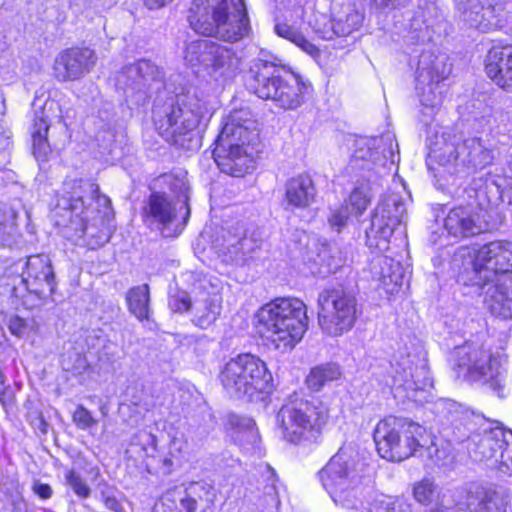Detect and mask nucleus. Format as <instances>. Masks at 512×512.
I'll return each instance as SVG.
<instances>
[{"label": "nucleus", "mask_w": 512, "mask_h": 512, "mask_svg": "<svg viewBox=\"0 0 512 512\" xmlns=\"http://www.w3.org/2000/svg\"><path fill=\"white\" fill-rule=\"evenodd\" d=\"M457 281L484 295V305L492 316L512 319V291L500 283L498 274L512 271V242L498 240L480 247H461L453 259Z\"/></svg>", "instance_id": "f257e3e1"}, {"label": "nucleus", "mask_w": 512, "mask_h": 512, "mask_svg": "<svg viewBox=\"0 0 512 512\" xmlns=\"http://www.w3.org/2000/svg\"><path fill=\"white\" fill-rule=\"evenodd\" d=\"M82 183L81 180L64 183V194L58 200L52 216L64 238L95 249L107 242L109 236L99 212L85 205Z\"/></svg>", "instance_id": "f03ea898"}, {"label": "nucleus", "mask_w": 512, "mask_h": 512, "mask_svg": "<svg viewBox=\"0 0 512 512\" xmlns=\"http://www.w3.org/2000/svg\"><path fill=\"white\" fill-rule=\"evenodd\" d=\"M373 439L379 455L392 462L403 461L417 453L423 455L424 451L436 463L446 457V452L437 447L425 427L406 418L389 416L379 421Z\"/></svg>", "instance_id": "7ed1b4c3"}, {"label": "nucleus", "mask_w": 512, "mask_h": 512, "mask_svg": "<svg viewBox=\"0 0 512 512\" xmlns=\"http://www.w3.org/2000/svg\"><path fill=\"white\" fill-rule=\"evenodd\" d=\"M255 121L247 109L235 110L227 117L213 151L221 172L242 177L253 169L254 147L257 140Z\"/></svg>", "instance_id": "20e7f679"}, {"label": "nucleus", "mask_w": 512, "mask_h": 512, "mask_svg": "<svg viewBox=\"0 0 512 512\" xmlns=\"http://www.w3.org/2000/svg\"><path fill=\"white\" fill-rule=\"evenodd\" d=\"M193 30L226 42H237L250 30L244 0H195Z\"/></svg>", "instance_id": "39448f33"}, {"label": "nucleus", "mask_w": 512, "mask_h": 512, "mask_svg": "<svg viewBox=\"0 0 512 512\" xmlns=\"http://www.w3.org/2000/svg\"><path fill=\"white\" fill-rule=\"evenodd\" d=\"M455 357L456 366L467 381L486 387L500 398L505 396L507 356L503 349L493 348L488 341L466 342L456 347Z\"/></svg>", "instance_id": "423d86ee"}, {"label": "nucleus", "mask_w": 512, "mask_h": 512, "mask_svg": "<svg viewBox=\"0 0 512 512\" xmlns=\"http://www.w3.org/2000/svg\"><path fill=\"white\" fill-rule=\"evenodd\" d=\"M255 93L262 99H271L284 109L299 107L312 86L300 74L290 69H279L268 60L260 59L254 67Z\"/></svg>", "instance_id": "0eeeda50"}, {"label": "nucleus", "mask_w": 512, "mask_h": 512, "mask_svg": "<svg viewBox=\"0 0 512 512\" xmlns=\"http://www.w3.org/2000/svg\"><path fill=\"white\" fill-rule=\"evenodd\" d=\"M431 158L443 167V174L464 177L489 165L493 154L479 138L462 139L460 135L444 132L431 148Z\"/></svg>", "instance_id": "6e6552de"}, {"label": "nucleus", "mask_w": 512, "mask_h": 512, "mask_svg": "<svg viewBox=\"0 0 512 512\" xmlns=\"http://www.w3.org/2000/svg\"><path fill=\"white\" fill-rule=\"evenodd\" d=\"M219 378L227 394L248 401L268 393L272 384L265 362L252 354L232 358L220 371Z\"/></svg>", "instance_id": "1a4fd4ad"}, {"label": "nucleus", "mask_w": 512, "mask_h": 512, "mask_svg": "<svg viewBox=\"0 0 512 512\" xmlns=\"http://www.w3.org/2000/svg\"><path fill=\"white\" fill-rule=\"evenodd\" d=\"M328 418L329 410L322 402L297 398H290L276 416L283 438L294 444L315 441Z\"/></svg>", "instance_id": "9d476101"}, {"label": "nucleus", "mask_w": 512, "mask_h": 512, "mask_svg": "<svg viewBox=\"0 0 512 512\" xmlns=\"http://www.w3.org/2000/svg\"><path fill=\"white\" fill-rule=\"evenodd\" d=\"M212 115L207 101L190 99L188 103L176 104L171 100L153 110V121L156 129L167 141L179 144L178 137L193 132L202 122Z\"/></svg>", "instance_id": "9b49d317"}, {"label": "nucleus", "mask_w": 512, "mask_h": 512, "mask_svg": "<svg viewBox=\"0 0 512 512\" xmlns=\"http://www.w3.org/2000/svg\"><path fill=\"white\" fill-rule=\"evenodd\" d=\"M179 193V200L174 203L162 193H153L143 210V220L161 232L165 237H174L181 233L190 215L188 206L189 186L183 179L172 185Z\"/></svg>", "instance_id": "f8f14e48"}, {"label": "nucleus", "mask_w": 512, "mask_h": 512, "mask_svg": "<svg viewBox=\"0 0 512 512\" xmlns=\"http://www.w3.org/2000/svg\"><path fill=\"white\" fill-rule=\"evenodd\" d=\"M184 60L191 67H203L216 82L230 79L238 67V59L227 46L211 40H194L184 50Z\"/></svg>", "instance_id": "ddd939ff"}, {"label": "nucleus", "mask_w": 512, "mask_h": 512, "mask_svg": "<svg viewBox=\"0 0 512 512\" xmlns=\"http://www.w3.org/2000/svg\"><path fill=\"white\" fill-rule=\"evenodd\" d=\"M406 217V203L398 193L383 196L371 215L370 226L366 229V244L371 249L385 252L390 239Z\"/></svg>", "instance_id": "4468645a"}, {"label": "nucleus", "mask_w": 512, "mask_h": 512, "mask_svg": "<svg viewBox=\"0 0 512 512\" xmlns=\"http://www.w3.org/2000/svg\"><path fill=\"white\" fill-rule=\"evenodd\" d=\"M450 72L451 67L445 54L423 53L420 56L416 90L425 108L434 110L441 105L443 96L440 82L445 80Z\"/></svg>", "instance_id": "2eb2a0df"}, {"label": "nucleus", "mask_w": 512, "mask_h": 512, "mask_svg": "<svg viewBox=\"0 0 512 512\" xmlns=\"http://www.w3.org/2000/svg\"><path fill=\"white\" fill-rule=\"evenodd\" d=\"M21 274L13 280V291L17 297H24L25 292L41 297L50 295L55 288V277L51 261L46 255H33L26 262L15 265Z\"/></svg>", "instance_id": "dca6fc26"}, {"label": "nucleus", "mask_w": 512, "mask_h": 512, "mask_svg": "<svg viewBox=\"0 0 512 512\" xmlns=\"http://www.w3.org/2000/svg\"><path fill=\"white\" fill-rule=\"evenodd\" d=\"M507 0H455L456 15L463 26L483 33L501 27Z\"/></svg>", "instance_id": "f3484780"}, {"label": "nucleus", "mask_w": 512, "mask_h": 512, "mask_svg": "<svg viewBox=\"0 0 512 512\" xmlns=\"http://www.w3.org/2000/svg\"><path fill=\"white\" fill-rule=\"evenodd\" d=\"M324 489L334 501L342 500L344 494L360 482L354 461L344 453L334 455L319 472Z\"/></svg>", "instance_id": "a211bd4d"}, {"label": "nucleus", "mask_w": 512, "mask_h": 512, "mask_svg": "<svg viewBox=\"0 0 512 512\" xmlns=\"http://www.w3.org/2000/svg\"><path fill=\"white\" fill-rule=\"evenodd\" d=\"M96 61V54L90 48H68L56 56L53 74L61 82L75 81L89 73Z\"/></svg>", "instance_id": "6ab92c4d"}, {"label": "nucleus", "mask_w": 512, "mask_h": 512, "mask_svg": "<svg viewBox=\"0 0 512 512\" xmlns=\"http://www.w3.org/2000/svg\"><path fill=\"white\" fill-rule=\"evenodd\" d=\"M445 231L454 238H467L489 229L484 210L470 206L451 209L444 219Z\"/></svg>", "instance_id": "aec40b11"}, {"label": "nucleus", "mask_w": 512, "mask_h": 512, "mask_svg": "<svg viewBox=\"0 0 512 512\" xmlns=\"http://www.w3.org/2000/svg\"><path fill=\"white\" fill-rule=\"evenodd\" d=\"M512 440V431L504 430L500 426L484 429L482 434L473 436V446L469 452L475 461L487 462L495 467L501 450H504Z\"/></svg>", "instance_id": "412c9836"}, {"label": "nucleus", "mask_w": 512, "mask_h": 512, "mask_svg": "<svg viewBox=\"0 0 512 512\" xmlns=\"http://www.w3.org/2000/svg\"><path fill=\"white\" fill-rule=\"evenodd\" d=\"M307 329L305 322H258L260 336L270 341L276 349H292Z\"/></svg>", "instance_id": "4be33fe9"}, {"label": "nucleus", "mask_w": 512, "mask_h": 512, "mask_svg": "<svg viewBox=\"0 0 512 512\" xmlns=\"http://www.w3.org/2000/svg\"><path fill=\"white\" fill-rule=\"evenodd\" d=\"M506 498L491 486L471 483L466 488L463 505L467 512H506Z\"/></svg>", "instance_id": "5701e85b"}, {"label": "nucleus", "mask_w": 512, "mask_h": 512, "mask_svg": "<svg viewBox=\"0 0 512 512\" xmlns=\"http://www.w3.org/2000/svg\"><path fill=\"white\" fill-rule=\"evenodd\" d=\"M485 71L496 85L512 92V46H492L485 59Z\"/></svg>", "instance_id": "b1692460"}, {"label": "nucleus", "mask_w": 512, "mask_h": 512, "mask_svg": "<svg viewBox=\"0 0 512 512\" xmlns=\"http://www.w3.org/2000/svg\"><path fill=\"white\" fill-rule=\"evenodd\" d=\"M57 127L64 129L65 125L60 117H55L53 120L48 113L47 107L35 112L31 127V138L33 154L38 161L44 162L48 160L52 152L48 134L50 130H54Z\"/></svg>", "instance_id": "393cba45"}, {"label": "nucleus", "mask_w": 512, "mask_h": 512, "mask_svg": "<svg viewBox=\"0 0 512 512\" xmlns=\"http://www.w3.org/2000/svg\"><path fill=\"white\" fill-rule=\"evenodd\" d=\"M257 320H307V306L296 297H279L264 304Z\"/></svg>", "instance_id": "a878e982"}, {"label": "nucleus", "mask_w": 512, "mask_h": 512, "mask_svg": "<svg viewBox=\"0 0 512 512\" xmlns=\"http://www.w3.org/2000/svg\"><path fill=\"white\" fill-rule=\"evenodd\" d=\"M373 279L378 282V288L386 294H397L404 284V272L401 264L391 257L381 255L376 257L371 266Z\"/></svg>", "instance_id": "bb28decb"}, {"label": "nucleus", "mask_w": 512, "mask_h": 512, "mask_svg": "<svg viewBox=\"0 0 512 512\" xmlns=\"http://www.w3.org/2000/svg\"><path fill=\"white\" fill-rule=\"evenodd\" d=\"M288 204L295 208H306L314 202L316 188L310 175L300 174L289 179L285 187Z\"/></svg>", "instance_id": "cd10ccee"}, {"label": "nucleus", "mask_w": 512, "mask_h": 512, "mask_svg": "<svg viewBox=\"0 0 512 512\" xmlns=\"http://www.w3.org/2000/svg\"><path fill=\"white\" fill-rule=\"evenodd\" d=\"M318 302L323 311L328 310L331 305L338 320L356 317L355 298L341 288L324 291L320 294Z\"/></svg>", "instance_id": "c85d7f7f"}, {"label": "nucleus", "mask_w": 512, "mask_h": 512, "mask_svg": "<svg viewBox=\"0 0 512 512\" xmlns=\"http://www.w3.org/2000/svg\"><path fill=\"white\" fill-rule=\"evenodd\" d=\"M216 498L215 488L206 482H194L187 489V496L181 505L187 512H195L198 508H208Z\"/></svg>", "instance_id": "c756f323"}, {"label": "nucleus", "mask_w": 512, "mask_h": 512, "mask_svg": "<svg viewBox=\"0 0 512 512\" xmlns=\"http://www.w3.org/2000/svg\"><path fill=\"white\" fill-rule=\"evenodd\" d=\"M160 75L158 68L151 62L145 59L139 60L134 64H130L122 71L118 78V85L129 86L133 83L140 81L155 80Z\"/></svg>", "instance_id": "7c9ffc66"}, {"label": "nucleus", "mask_w": 512, "mask_h": 512, "mask_svg": "<svg viewBox=\"0 0 512 512\" xmlns=\"http://www.w3.org/2000/svg\"><path fill=\"white\" fill-rule=\"evenodd\" d=\"M128 310L138 320H149L152 316L150 291L147 284L131 288L126 295Z\"/></svg>", "instance_id": "2f4dec72"}, {"label": "nucleus", "mask_w": 512, "mask_h": 512, "mask_svg": "<svg viewBox=\"0 0 512 512\" xmlns=\"http://www.w3.org/2000/svg\"><path fill=\"white\" fill-rule=\"evenodd\" d=\"M274 30L279 37L290 41L309 56L313 58L319 56L320 51L318 47L313 44L304 32L296 26L282 22L277 23Z\"/></svg>", "instance_id": "473e14b6"}, {"label": "nucleus", "mask_w": 512, "mask_h": 512, "mask_svg": "<svg viewBox=\"0 0 512 512\" xmlns=\"http://www.w3.org/2000/svg\"><path fill=\"white\" fill-rule=\"evenodd\" d=\"M342 376L341 367L334 362L324 363L313 367L306 377L307 387L314 391H320L327 383L336 381Z\"/></svg>", "instance_id": "72a5a7b5"}, {"label": "nucleus", "mask_w": 512, "mask_h": 512, "mask_svg": "<svg viewBox=\"0 0 512 512\" xmlns=\"http://www.w3.org/2000/svg\"><path fill=\"white\" fill-rule=\"evenodd\" d=\"M377 139L359 138L355 140V150L351 165L362 169H371L379 159V152L374 149Z\"/></svg>", "instance_id": "f704fd0d"}, {"label": "nucleus", "mask_w": 512, "mask_h": 512, "mask_svg": "<svg viewBox=\"0 0 512 512\" xmlns=\"http://www.w3.org/2000/svg\"><path fill=\"white\" fill-rule=\"evenodd\" d=\"M263 478V505H273L278 503V490L276 486L277 476L274 469L265 464L261 470Z\"/></svg>", "instance_id": "c9c22d12"}, {"label": "nucleus", "mask_w": 512, "mask_h": 512, "mask_svg": "<svg viewBox=\"0 0 512 512\" xmlns=\"http://www.w3.org/2000/svg\"><path fill=\"white\" fill-rule=\"evenodd\" d=\"M371 201V195L367 187H356L344 206L349 207L350 213L355 216H361L368 208Z\"/></svg>", "instance_id": "e433bc0d"}, {"label": "nucleus", "mask_w": 512, "mask_h": 512, "mask_svg": "<svg viewBox=\"0 0 512 512\" xmlns=\"http://www.w3.org/2000/svg\"><path fill=\"white\" fill-rule=\"evenodd\" d=\"M222 242L216 241L215 247L223 255L229 254L230 260H234L243 250L244 238L242 234L231 235L230 232L223 231Z\"/></svg>", "instance_id": "4c0bfd02"}, {"label": "nucleus", "mask_w": 512, "mask_h": 512, "mask_svg": "<svg viewBox=\"0 0 512 512\" xmlns=\"http://www.w3.org/2000/svg\"><path fill=\"white\" fill-rule=\"evenodd\" d=\"M361 512H412V505L403 498L375 500Z\"/></svg>", "instance_id": "58836bf2"}, {"label": "nucleus", "mask_w": 512, "mask_h": 512, "mask_svg": "<svg viewBox=\"0 0 512 512\" xmlns=\"http://www.w3.org/2000/svg\"><path fill=\"white\" fill-rule=\"evenodd\" d=\"M436 492L437 486L432 480L427 478L414 483L412 489L414 499L422 505H429L432 503Z\"/></svg>", "instance_id": "ea45409f"}, {"label": "nucleus", "mask_w": 512, "mask_h": 512, "mask_svg": "<svg viewBox=\"0 0 512 512\" xmlns=\"http://www.w3.org/2000/svg\"><path fill=\"white\" fill-rule=\"evenodd\" d=\"M67 484L71 487L74 493L80 498L86 499L90 496L91 489L88 484L82 479L81 475L74 470L67 471L65 475Z\"/></svg>", "instance_id": "a19ab883"}, {"label": "nucleus", "mask_w": 512, "mask_h": 512, "mask_svg": "<svg viewBox=\"0 0 512 512\" xmlns=\"http://www.w3.org/2000/svg\"><path fill=\"white\" fill-rule=\"evenodd\" d=\"M116 489L105 485L100 489V500L104 506L113 512H124V506L116 495Z\"/></svg>", "instance_id": "79ce46f5"}, {"label": "nucleus", "mask_w": 512, "mask_h": 512, "mask_svg": "<svg viewBox=\"0 0 512 512\" xmlns=\"http://www.w3.org/2000/svg\"><path fill=\"white\" fill-rule=\"evenodd\" d=\"M350 216H353L348 206L341 205L340 207L331 211V214L328 218V223L332 229L337 232H341L342 229L346 226L347 221Z\"/></svg>", "instance_id": "37998d69"}, {"label": "nucleus", "mask_w": 512, "mask_h": 512, "mask_svg": "<svg viewBox=\"0 0 512 512\" xmlns=\"http://www.w3.org/2000/svg\"><path fill=\"white\" fill-rule=\"evenodd\" d=\"M73 422L82 430L95 426L98 421L91 415L84 406L79 405L73 413Z\"/></svg>", "instance_id": "c03bdc74"}, {"label": "nucleus", "mask_w": 512, "mask_h": 512, "mask_svg": "<svg viewBox=\"0 0 512 512\" xmlns=\"http://www.w3.org/2000/svg\"><path fill=\"white\" fill-rule=\"evenodd\" d=\"M501 474L512 477V440L501 450L495 467Z\"/></svg>", "instance_id": "a18cd8bd"}, {"label": "nucleus", "mask_w": 512, "mask_h": 512, "mask_svg": "<svg viewBox=\"0 0 512 512\" xmlns=\"http://www.w3.org/2000/svg\"><path fill=\"white\" fill-rule=\"evenodd\" d=\"M321 330L328 336H339L352 328V322H318Z\"/></svg>", "instance_id": "49530a36"}, {"label": "nucleus", "mask_w": 512, "mask_h": 512, "mask_svg": "<svg viewBox=\"0 0 512 512\" xmlns=\"http://www.w3.org/2000/svg\"><path fill=\"white\" fill-rule=\"evenodd\" d=\"M169 307L174 312H185L191 308V300L186 292H179L169 298Z\"/></svg>", "instance_id": "de8ad7c7"}, {"label": "nucleus", "mask_w": 512, "mask_h": 512, "mask_svg": "<svg viewBox=\"0 0 512 512\" xmlns=\"http://www.w3.org/2000/svg\"><path fill=\"white\" fill-rule=\"evenodd\" d=\"M427 164H428L429 169L435 170V177H437V176L440 177V179H438V182H441V180H443L444 183H442L441 185H447L450 183L453 184L454 177H456V176L460 177L459 175L451 176L447 172L445 174H443V167L440 166L438 161L431 158V153L429 154V159H428Z\"/></svg>", "instance_id": "09e8293b"}, {"label": "nucleus", "mask_w": 512, "mask_h": 512, "mask_svg": "<svg viewBox=\"0 0 512 512\" xmlns=\"http://www.w3.org/2000/svg\"><path fill=\"white\" fill-rule=\"evenodd\" d=\"M33 490L42 499H48L52 495V489L48 484L36 483Z\"/></svg>", "instance_id": "8fccbe9b"}, {"label": "nucleus", "mask_w": 512, "mask_h": 512, "mask_svg": "<svg viewBox=\"0 0 512 512\" xmlns=\"http://www.w3.org/2000/svg\"><path fill=\"white\" fill-rule=\"evenodd\" d=\"M7 324L10 332L17 337H21L26 332L25 322H7Z\"/></svg>", "instance_id": "3c124183"}, {"label": "nucleus", "mask_w": 512, "mask_h": 512, "mask_svg": "<svg viewBox=\"0 0 512 512\" xmlns=\"http://www.w3.org/2000/svg\"><path fill=\"white\" fill-rule=\"evenodd\" d=\"M144 1V5L150 9V10H155V9H160L164 6H166L167 4L171 3L173 0H143Z\"/></svg>", "instance_id": "603ef678"}, {"label": "nucleus", "mask_w": 512, "mask_h": 512, "mask_svg": "<svg viewBox=\"0 0 512 512\" xmlns=\"http://www.w3.org/2000/svg\"><path fill=\"white\" fill-rule=\"evenodd\" d=\"M101 339V335H100V331H93V335H88L86 338H85V342L88 346V348H93L96 346V342L100 341Z\"/></svg>", "instance_id": "864d4df0"}, {"label": "nucleus", "mask_w": 512, "mask_h": 512, "mask_svg": "<svg viewBox=\"0 0 512 512\" xmlns=\"http://www.w3.org/2000/svg\"><path fill=\"white\" fill-rule=\"evenodd\" d=\"M264 57H265V54H262V57H259V58H257V59L254 61L253 66L251 67V72H252V73H254V74H255L254 67H255V64H256L260 59H262V60H268V61H271V62H273V63L276 65V63L274 62V60H273V57H272V56H270V58H269V59H268V58H264Z\"/></svg>", "instance_id": "5fc2aeb1"}, {"label": "nucleus", "mask_w": 512, "mask_h": 512, "mask_svg": "<svg viewBox=\"0 0 512 512\" xmlns=\"http://www.w3.org/2000/svg\"><path fill=\"white\" fill-rule=\"evenodd\" d=\"M141 435L146 437L148 442H155V436L153 434L143 431L141 432Z\"/></svg>", "instance_id": "6e6d98bb"}, {"label": "nucleus", "mask_w": 512, "mask_h": 512, "mask_svg": "<svg viewBox=\"0 0 512 512\" xmlns=\"http://www.w3.org/2000/svg\"><path fill=\"white\" fill-rule=\"evenodd\" d=\"M173 462L170 458H164L163 459V466L167 468V472H169L170 467L172 466Z\"/></svg>", "instance_id": "4d7b16f0"}, {"label": "nucleus", "mask_w": 512, "mask_h": 512, "mask_svg": "<svg viewBox=\"0 0 512 512\" xmlns=\"http://www.w3.org/2000/svg\"><path fill=\"white\" fill-rule=\"evenodd\" d=\"M295 14H296V17H298V18H301V19H302V18H303V16H304V9H303L301 6L297 7V8L295 9Z\"/></svg>", "instance_id": "13d9d810"}, {"label": "nucleus", "mask_w": 512, "mask_h": 512, "mask_svg": "<svg viewBox=\"0 0 512 512\" xmlns=\"http://www.w3.org/2000/svg\"><path fill=\"white\" fill-rule=\"evenodd\" d=\"M481 417H482V419H485L487 422H489L491 424H495V426H497V425L500 426L499 425L500 423L497 421H491L490 419H486L485 416H483V415Z\"/></svg>", "instance_id": "bf43d9fd"}, {"label": "nucleus", "mask_w": 512, "mask_h": 512, "mask_svg": "<svg viewBox=\"0 0 512 512\" xmlns=\"http://www.w3.org/2000/svg\"><path fill=\"white\" fill-rule=\"evenodd\" d=\"M321 37H323V38H330V35H328L327 33H321Z\"/></svg>", "instance_id": "052dcab7"}, {"label": "nucleus", "mask_w": 512, "mask_h": 512, "mask_svg": "<svg viewBox=\"0 0 512 512\" xmlns=\"http://www.w3.org/2000/svg\"><path fill=\"white\" fill-rule=\"evenodd\" d=\"M252 423L251 419H247V425H250Z\"/></svg>", "instance_id": "680f3d73"}]
</instances>
